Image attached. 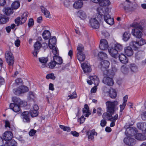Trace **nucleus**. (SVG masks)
I'll use <instances>...</instances> for the list:
<instances>
[{
    "label": "nucleus",
    "mask_w": 146,
    "mask_h": 146,
    "mask_svg": "<svg viewBox=\"0 0 146 146\" xmlns=\"http://www.w3.org/2000/svg\"><path fill=\"white\" fill-rule=\"evenodd\" d=\"M100 7H98L97 9V14L95 17L91 19L90 21V23L93 28L97 29L99 28L100 24L99 22L100 21Z\"/></svg>",
    "instance_id": "f257e3e1"
},
{
    "label": "nucleus",
    "mask_w": 146,
    "mask_h": 146,
    "mask_svg": "<svg viewBox=\"0 0 146 146\" xmlns=\"http://www.w3.org/2000/svg\"><path fill=\"white\" fill-rule=\"evenodd\" d=\"M118 103L117 101H107L106 102L107 111L110 114H113L117 109V106Z\"/></svg>",
    "instance_id": "f03ea898"
},
{
    "label": "nucleus",
    "mask_w": 146,
    "mask_h": 146,
    "mask_svg": "<svg viewBox=\"0 0 146 146\" xmlns=\"http://www.w3.org/2000/svg\"><path fill=\"white\" fill-rule=\"evenodd\" d=\"M123 48L122 45L119 44H115L114 47H111L108 49V52L110 55L115 58L117 57V55L119 52L121 51Z\"/></svg>",
    "instance_id": "7ed1b4c3"
},
{
    "label": "nucleus",
    "mask_w": 146,
    "mask_h": 146,
    "mask_svg": "<svg viewBox=\"0 0 146 146\" xmlns=\"http://www.w3.org/2000/svg\"><path fill=\"white\" fill-rule=\"evenodd\" d=\"M89 78L90 80H88L87 81L88 84L91 85L93 83L95 85V86L91 89V92L92 93H95L96 92L97 89V86L98 85L100 82L99 79L96 76H90Z\"/></svg>",
    "instance_id": "20e7f679"
},
{
    "label": "nucleus",
    "mask_w": 146,
    "mask_h": 146,
    "mask_svg": "<svg viewBox=\"0 0 146 146\" xmlns=\"http://www.w3.org/2000/svg\"><path fill=\"white\" fill-rule=\"evenodd\" d=\"M110 11L108 7L105 8L104 11H103V13L104 14V19L105 21L108 24L110 25H112L114 23V20L113 18L110 17L109 13Z\"/></svg>",
    "instance_id": "39448f33"
},
{
    "label": "nucleus",
    "mask_w": 146,
    "mask_h": 146,
    "mask_svg": "<svg viewBox=\"0 0 146 146\" xmlns=\"http://www.w3.org/2000/svg\"><path fill=\"white\" fill-rule=\"evenodd\" d=\"M102 117L104 119H107L111 121V122L110 123V126L113 127L115 125V122L118 118V115L116 114L113 117L111 114L105 112L104 113Z\"/></svg>",
    "instance_id": "423d86ee"
},
{
    "label": "nucleus",
    "mask_w": 146,
    "mask_h": 146,
    "mask_svg": "<svg viewBox=\"0 0 146 146\" xmlns=\"http://www.w3.org/2000/svg\"><path fill=\"white\" fill-rule=\"evenodd\" d=\"M82 111L83 115L78 120V121L80 122V124L83 123L85 121V118L84 117V116L88 117L91 114V111H90L89 107L87 104L84 105Z\"/></svg>",
    "instance_id": "0eeeda50"
},
{
    "label": "nucleus",
    "mask_w": 146,
    "mask_h": 146,
    "mask_svg": "<svg viewBox=\"0 0 146 146\" xmlns=\"http://www.w3.org/2000/svg\"><path fill=\"white\" fill-rule=\"evenodd\" d=\"M110 63L107 60H101V69L105 68V70L104 71V74L107 76H110L109 74V70H107L109 68Z\"/></svg>",
    "instance_id": "6e6552de"
},
{
    "label": "nucleus",
    "mask_w": 146,
    "mask_h": 146,
    "mask_svg": "<svg viewBox=\"0 0 146 146\" xmlns=\"http://www.w3.org/2000/svg\"><path fill=\"white\" fill-rule=\"evenodd\" d=\"M28 15V12L24 13L22 15L21 18L19 17L15 19V23L19 25L24 23L26 21Z\"/></svg>",
    "instance_id": "1a4fd4ad"
},
{
    "label": "nucleus",
    "mask_w": 146,
    "mask_h": 146,
    "mask_svg": "<svg viewBox=\"0 0 146 146\" xmlns=\"http://www.w3.org/2000/svg\"><path fill=\"white\" fill-rule=\"evenodd\" d=\"M28 88L26 86L22 85L19 86L17 89H14L13 90V92L17 95H19L20 94L24 93L27 91Z\"/></svg>",
    "instance_id": "9d476101"
},
{
    "label": "nucleus",
    "mask_w": 146,
    "mask_h": 146,
    "mask_svg": "<svg viewBox=\"0 0 146 146\" xmlns=\"http://www.w3.org/2000/svg\"><path fill=\"white\" fill-rule=\"evenodd\" d=\"M5 57L7 62L8 64L10 66L13 65L14 63V61L12 54L9 51H7L5 54Z\"/></svg>",
    "instance_id": "9b49d317"
},
{
    "label": "nucleus",
    "mask_w": 146,
    "mask_h": 146,
    "mask_svg": "<svg viewBox=\"0 0 146 146\" xmlns=\"http://www.w3.org/2000/svg\"><path fill=\"white\" fill-rule=\"evenodd\" d=\"M21 117L23 122L25 123L30 122L31 120L29 113L28 111H25L21 114Z\"/></svg>",
    "instance_id": "f8f14e48"
},
{
    "label": "nucleus",
    "mask_w": 146,
    "mask_h": 146,
    "mask_svg": "<svg viewBox=\"0 0 146 146\" xmlns=\"http://www.w3.org/2000/svg\"><path fill=\"white\" fill-rule=\"evenodd\" d=\"M145 40L142 38L140 39L138 42L132 41L130 43V45L133 46L134 48H138V46H141L145 44Z\"/></svg>",
    "instance_id": "ddd939ff"
},
{
    "label": "nucleus",
    "mask_w": 146,
    "mask_h": 146,
    "mask_svg": "<svg viewBox=\"0 0 146 146\" xmlns=\"http://www.w3.org/2000/svg\"><path fill=\"white\" fill-rule=\"evenodd\" d=\"M42 46L41 43L38 41L36 42L34 45V50L32 52L33 56L36 57L37 54L39 52V50Z\"/></svg>",
    "instance_id": "4468645a"
},
{
    "label": "nucleus",
    "mask_w": 146,
    "mask_h": 146,
    "mask_svg": "<svg viewBox=\"0 0 146 146\" xmlns=\"http://www.w3.org/2000/svg\"><path fill=\"white\" fill-rule=\"evenodd\" d=\"M143 29L134 28L132 29V33L133 36L135 37L140 38L142 35L141 31Z\"/></svg>",
    "instance_id": "2eb2a0df"
},
{
    "label": "nucleus",
    "mask_w": 146,
    "mask_h": 146,
    "mask_svg": "<svg viewBox=\"0 0 146 146\" xmlns=\"http://www.w3.org/2000/svg\"><path fill=\"white\" fill-rule=\"evenodd\" d=\"M124 142L126 145L129 146H133L135 143V139L130 137L125 138L123 140Z\"/></svg>",
    "instance_id": "dca6fc26"
},
{
    "label": "nucleus",
    "mask_w": 146,
    "mask_h": 146,
    "mask_svg": "<svg viewBox=\"0 0 146 146\" xmlns=\"http://www.w3.org/2000/svg\"><path fill=\"white\" fill-rule=\"evenodd\" d=\"M81 66L84 72L85 73L90 72L92 70L90 64L88 62H85L82 64Z\"/></svg>",
    "instance_id": "f3484780"
},
{
    "label": "nucleus",
    "mask_w": 146,
    "mask_h": 146,
    "mask_svg": "<svg viewBox=\"0 0 146 146\" xmlns=\"http://www.w3.org/2000/svg\"><path fill=\"white\" fill-rule=\"evenodd\" d=\"M102 82L104 84L109 86H112L114 82L112 78L109 77H104L103 79Z\"/></svg>",
    "instance_id": "a211bd4d"
},
{
    "label": "nucleus",
    "mask_w": 146,
    "mask_h": 146,
    "mask_svg": "<svg viewBox=\"0 0 146 146\" xmlns=\"http://www.w3.org/2000/svg\"><path fill=\"white\" fill-rule=\"evenodd\" d=\"M83 5L82 1L81 0H77L75 1L73 4V7L75 9H78L81 8Z\"/></svg>",
    "instance_id": "6ab92c4d"
},
{
    "label": "nucleus",
    "mask_w": 146,
    "mask_h": 146,
    "mask_svg": "<svg viewBox=\"0 0 146 146\" xmlns=\"http://www.w3.org/2000/svg\"><path fill=\"white\" fill-rule=\"evenodd\" d=\"M3 137L5 141H9L13 138V134L10 131H6L3 134Z\"/></svg>",
    "instance_id": "aec40b11"
},
{
    "label": "nucleus",
    "mask_w": 146,
    "mask_h": 146,
    "mask_svg": "<svg viewBox=\"0 0 146 146\" xmlns=\"http://www.w3.org/2000/svg\"><path fill=\"white\" fill-rule=\"evenodd\" d=\"M87 134L89 140L91 141H93L94 140V135H97V133L94 129L88 132Z\"/></svg>",
    "instance_id": "412c9836"
},
{
    "label": "nucleus",
    "mask_w": 146,
    "mask_h": 146,
    "mask_svg": "<svg viewBox=\"0 0 146 146\" xmlns=\"http://www.w3.org/2000/svg\"><path fill=\"white\" fill-rule=\"evenodd\" d=\"M124 52L125 54L128 56H132L133 53V51L132 48L130 46H128L124 48Z\"/></svg>",
    "instance_id": "4be33fe9"
},
{
    "label": "nucleus",
    "mask_w": 146,
    "mask_h": 146,
    "mask_svg": "<svg viewBox=\"0 0 146 146\" xmlns=\"http://www.w3.org/2000/svg\"><path fill=\"white\" fill-rule=\"evenodd\" d=\"M9 107L11 109L15 112H18L20 110V107L18 104L11 103L10 104Z\"/></svg>",
    "instance_id": "5701e85b"
},
{
    "label": "nucleus",
    "mask_w": 146,
    "mask_h": 146,
    "mask_svg": "<svg viewBox=\"0 0 146 146\" xmlns=\"http://www.w3.org/2000/svg\"><path fill=\"white\" fill-rule=\"evenodd\" d=\"M108 47V42L106 40H101V50H106Z\"/></svg>",
    "instance_id": "b1692460"
},
{
    "label": "nucleus",
    "mask_w": 146,
    "mask_h": 146,
    "mask_svg": "<svg viewBox=\"0 0 146 146\" xmlns=\"http://www.w3.org/2000/svg\"><path fill=\"white\" fill-rule=\"evenodd\" d=\"M111 4V2L110 0H101V7H104V9L106 7H107L110 5ZM101 10L104 11L103 9L101 8Z\"/></svg>",
    "instance_id": "393cba45"
},
{
    "label": "nucleus",
    "mask_w": 146,
    "mask_h": 146,
    "mask_svg": "<svg viewBox=\"0 0 146 146\" xmlns=\"http://www.w3.org/2000/svg\"><path fill=\"white\" fill-rule=\"evenodd\" d=\"M128 98V96L127 95L125 96L123 98L122 104H121L120 105V112H122L126 105V102L127 101Z\"/></svg>",
    "instance_id": "a878e982"
},
{
    "label": "nucleus",
    "mask_w": 146,
    "mask_h": 146,
    "mask_svg": "<svg viewBox=\"0 0 146 146\" xmlns=\"http://www.w3.org/2000/svg\"><path fill=\"white\" fill-rule=\"evenodd\" d=\"M120 61L122 63L126 64L128 62V60L126 56L123 54H121L119 56Z\"/></svg>",
    "instance_id": "bb28decb"
},
{
    "label": "nucleus",
    "mask_w": 146,
    "mask_h": 146,
    "mask_svg": "<svg viewBox=\"0 0 146 146\" xmlns=\"http://www.w3.org/2000/svg\"><path fill=\"white\" fill-rule=\"evenodd\" d=\"M77 15L81 19H84L86 17V13L82 10L78 11L77 13Z\"/></svg>",
    "instance_id": "cd10ccee"
},
{
    "label": "nucleus",
    "mask_w": 146,
    "mask_h": 146,
    "mask_svg": "<svg viewBox=\"0 0 146 146\" xmlns=\"http://www.w3.org/2000/svg\"><path fill=\"white\" fill-rule=\"evenodd\" d=\"M17 142L13 140L5 141L4 146H17Z\"/></svg>",
    "instance_id": "c85d7f7f"
},
{
    "label": "nucleus",
    "mask_w": 146,
    "mask_h": 146,
    "mask_svg": "<svg viewBox=\"0 0 146 146\" xmlns=\"http://www.w3.org/2000/svg\"><path fill=\"white\" fill-rule=\"evenodd\" d=\"M41 9L42 12L46 17L50 18H51L50 12L42 6L41 7Z\"/></svg>",
    "instance_id": "c756f323"
},
{
    "label": "nucleus",
    "mask_w": 146,
    "mask_h": 146,
    "mask_svg": "<svg viewBox=\"0 0 146 146\" xmlns=\"http://www.w3.org/2000/svg\"><path fill=\"white\" fill-rule=\"evenodd\" d=\"M56 41V38L55 37H53L52 38L49 39L48 42V46L51 48L52 46H55Z\"/></svg>",
    "instance_id": "7c9ffc66"
},
{
    "label": "nucleus",
    "mask_w": 146,
    "mask_h": 146,
    "mask_svg": "<svg viewBox=\"0 0 146 146\" xmlns=\"http://www.w3.org/2000/svg\"><path fill=\"white\" fill-rule=\"evenodd\" d=\"M40 62L42 63V65L40 66L41 68H43L46 66V64L48 61L47 57H41L38 58Z\"/></svg>",
    "instance_id": "2f4dec72"
},
{
    "label": "nucleus",
    "mask_w": 146,
    "mask_h": 146,
    "mask_svg": "<svg viewBox=\"0 0 146 146\" xmlns=\"http://www.w3.org/2000/svg\"><path fill=\"white\" fill-rule=\"evenodd\" d=\"M135 137V139L139 140L144 141L146 139L145 136L141 133H137Z\"/></svg>",
    "instance_id": "473e14b6"
},
{
    "label": "nucleus",
    "mask_w": 146,
    "mask_h": 146,
    "mask_svg": "<svg viewBox=\"0 0 146 146\" xmlns=\"http://www.w3.org/2000/svg\"><path fill=\"white\" fill-rule=\"evenodd\" d=\"M3 11L4 14L7 15H9L13 13V9L9 7L4 8L3 9Z\"/></svg>",
    "instance_id": "72a5a7b5"
},
{
    "label": "nucleus",
    "mask_w": 146,
    "mask_h": 146,
    "mask_svg": "<svg viewBox=\"0 0 146 146\" xmlns=\"http://www.w3.org/2000/svg\"><path fill=\"white\" fill-rule=\"evenodd\" d=\"M53 60L56 64L60 65L62 63V58L57 56H54Z\"/></svg>",
    "instance_id": "f704fd0d"
},
{
    "label": "nucleus",
    "mask_w": 146,
    "mask_h": 146,
    "mask_svg": "<svg viewBox=\"0 0 146 146\" xmlns=\"http://www.w3.org/2000/svg\"><path fill=\"white\" fill-rule=\"evenodd\" d=\"M42 36L44 39L45 40H47L50 37V34L48 31L45 30L43 32Z\"/></svg>",
    "instance_id": "c9c22d12"
},
{
    "label": "nucleus",
    "mask_w": 146,
    "mask_h": 146,
    "mask_svg": "<svg viewBox=\"0 0 146 146\" xmlns=\"http://www.w3.org/2000/svg\"><path fill=\"white\" fill-rule=\"evenodd\" d=\"M109 96L112 98H115L117 96V94L115 90L113 89H110L109 91Z\"/></svg>",
    "instance_id": "e433bc0d"
},
{
    "label": "nucleus",
    "mask_w": 146,
    "mask_h": 146,
    "mask_svg": "<svg viewBox=\"0 0 146 146\" xmlns=\"http://www.w3.org/2000/svg\"><path fill=\"white\" fill-rule=\"evenodd\" d=\"M9 21V18L6 17L5 16L1 14L0 15V24H5Z\"/></svg>",
    "instance_id": "4c0bfd02"
},
{
    "label": "nucleus",
    "mask_w": 146,
    "mask_h": 146,
    "mask_svg": "<svg viewBox=\"0 0 146 146\" xmlns=\"http://www.w3.org/2000/svg\"><path fill=\"white\" fill-rule=\"evenodd\" d=\"M77 58L78 60L82 62L84 61L85 58V55L83 52H78L77 53Z\"/></svg>",
    "instance_id": "58836bf2"
},
{
    "label": "nucleus",
    "mask_w": 146,
    "mask_h": 146,
    "mask_svg": "<svg viewBox=\"0 0 146 146\" xmlns=\"http://www.w3.org/2000/svg\"><path fill=\"white\" fill-rule=\"evenodd\" d=\"M144 54V53L142 52L139 51L137 52L135 54V57L138 60L142 59Z\"/></svg>",
    "instance_id": "ea45409f"
},
{
    "label": "nucleus",
    "mask_w": 146,
    "mask_h": 146,
    "mask_svg": "<svg viewBox=\"0 0 146 146\" xmlns=\"http://www.w3.org/2000/svg\"><path fill=\"white\" fill-rule=\"evenodd\" d=\"M129 67L131 70L133 72H136L138 70V67L135 64H131L130 65Z\"/></svg>",
    "instance_id": "a19ab883"
},
{
    "label": "nucleus",
    "mask_w": 146,
    "mask_h": 146,
    "mask_svg": "<svg viewBox=\"0 0 146 146\" xmlns=\"http://www.w3.org/2000/svg\"><path fill=\"white\" fill-rule=\"evenodd\" d=\"M130 34L127 32H125L123 35V39L125 41H127L130 38Z\"/></svg>",
    "instance_id": "79ce46f5"
},
{
    "label": "nucleus",
    "mask_w": 146,
    "mask_h": 146,
    "mask_svg": "<svg viewBox=\"0 0 146 146\" xmlns=\"http://www.w3.org/2000/svg\"><path fill=\"white\" fill-rule=\"evenodd\" d=\"M20 5V4L19 2L15 1L12 3L11 7L14 9H17L19 8Z\"/></svg>",
    "instance_id": "37998d69"
},
{
    "label": "nucleus",
    "mask_w": 146,
    "mask_h": 146,
    "mask_svg": "<svg viewBox=\"0 0 146 146\" xmlns=\"http://www.w3.org/2000/svg\"><path fill=\"white\" fill-rule=\"evenodd\" d=\"M59 127L61 129L63 130L64 131H66L67 132H69L71 130L70 127H68L65 126L63 125H60Z\"/></svg>",
    "instance_id": "c03bdc74"
},
{
    "label": "nucleus",
    "mask_w": 146,
    "mask_h": 146,
    "mask_svg": "<svg viewBox=\"0 0 146 146\" xmlns=\"http://www.w3.org/2000/svg\"><path fill=\"white\" fill-rule=\"evenodd\" d=\"M50 49H52V52L54 56H56L57 55L58 49L55 46H52L51 48H50Z\"/></svg>",
    "instance_id": "a18cd8bd"
},
{
    "label": "nucleus",
    "mask_w": 146,
    "mask_h": 146,
    "mask_svg": "<svg viewBox=\"0 0 146 146\" xmlns=\"http://www.w3.org/2000/svg\"><path fill=\"white\" fill-rule=\"evenodd\" d=\"M23 84V82L21 78H18L15 80V84L17 86H20L22 85Z\"/></svg>",
    "instance_id": "49530a36"
},
{
    "label": "nucleus",
    "mask_w": 146,
    "mask_h": 146,
    "mask_svg": "<svg viewBox=\"0 0 146 146\" xmlns=\"http://www.w3.org/2000/svg\"><path fill=\"white\" fill-rule=\"evenodd\" d=\"M77 97V95L76 92H73L72 94L68 96L69 97L67 99L68 100L70 99H72L76 98Z\"/></svg>",
    "instance_id": "de8ad7c7"
},
{
    "label": "nucleus",
    "mask_w": 146,
    "mask_h": 146,
    "mask_svg": "<svg viewBox=\"0 0 146 146\" xmlns=\"http://www.w3.org/2000/svg\"><path fill=\"white\" fill-rule=\"evenodd\" d=\"M131 26L135 28L143 29L142 27L136 22H134L131 25Z\"/></svg>",
    "instance_id": "09e8293b"
},
{
    "label": "nucleus",
    "mask_w": 146,
    "mask_h": 146,
    "mask_svg": "<svg viewBox=\"0 0 146 146\" xmlns=\"http://www.w3.org/2000/svg\"><path fill=\"white\" fill-rule=\"evenodd\" d=\"M35 95L32 92H30L29 93V96H28V99L29 100H33L35 97Z\"/></svg>",
    "instance_id": "8fccbe9b"
},
{
    "label": "nucleus",
    "mask_w": 146,
    "mask_h": 146,
    "mask_svg": "<svg viewBox=\"0 0 146 146\" xmlns=\"http://www.w3.org/2000/svg\"><path fill=\"white\" fill-rule=\"evenodd\" d=\"M46 78L47 79H50L54 80L55 79L56 77L53 73H51L47 74L46 76Z\"/></svg>",
    "instance_id": "3c124183"
},
{
    "label": "nucleus",
    "mask_w": 146,
    "mask_h": 146,
    "mask_svg": "<svg viewBox=\"0 0 146 146\" xmlns=\"http://www.w3.org/2000/svg\"><path fill=\"white\" fill-rule=\"evenodd\" d=\"M32 117H35L38 114V111H29Z\"/></svg>",
    "instance_id": "603ef678"
},
{
    "label": "nucleus",
    "mask_w": 146,
    "mask_h": 146,
    "mask_svg": "<svg viewBox=\"0 0 146 146\" xmlns=\"http://www.w3.org/2000/svg\"><path fill=\"white\" fill-rule=\"evenodd\" d=\"M77 50L78 51V52H80V53L82 52L84 50V47L81 44H79L77 48Z\"/></svg>",
    "instance_id": "864d4df0"
},
{
    "label": "nucleus",
    "mask_w": 146,
    "mask_h": 146,
    "mask_svg": "<svg viewBox=\"0 0 146 146\" xmlns=\"http://www.w3.org/2000/svg\"><path fill=\"white\" fill-rule=\"evenodd\" d=\"M5 127L7 129L10 131L12 130L11 128L10 127V124L9 122L8 121H5Z\"/></svg>",
    "instance_id": "5fc2aeb1"
},
{
    "label": "nucleus",
    "mask_w": 146,
    "mask_h": 146,
    "mask_svg": "<svg viewBox=\"0 0 146 146\" xmlns=\"http://www.w3.org/2000/svg\"><path fill=\"white\" fill-rule=\"evenodd\" d=\"M21 99L19 98L16 97H13V98L12 100L13 102H14V103L15 104H18Z\"/></svg>",
    "instance_id": "6e6d98bb"
},
{
    "label": "nucleus",
    "mask_w": 146,
    "mask_h": 146,
    "mask_svg": "<svg viewBox=\"0 0 146 146\" xmlns=\"http://www.w3.org/2000/svg\"><path fill=\"white\" fill-rule=\"evenodd\" d=\"M102 34L104 37L108 38L110 36L109 33L106 31H102Z\"/></svg>",
    "instance_id": "4d7b16f0"
},
{
    "label": "nucleus",
    "mask_w": 146,
    "mask_h": 146,
    "mask_svg": "<svg viewBox=\"0 0 146 146\" xmlns=\"http://www.w3.org/2000/svg\"><path fill=\"white\" fill-rule=\"evenodd\" d=\"M112 70L113 71V72H112L111 74H110V70H109V74H110V76H113L114 75V72L117 71V68L115 67H112Z\"/></svg>",
    "instance_id": "13d9d810"
},
{
    "label": "nucleus",
    "mask_w": 146,
    "mask_h": 146,
    "mask_svg": "<svg viewBox=\"0 0 146 146\" xmlns=\"http://www.w3.org/2000/svg\"><path fill=\"white\" fill-rule=\"evenodd\" d=\"M39 108L38 105L36 104L34 105L31 108L30 111H38Z\"/></svg>",
    "instance_id": "bf43d9fd"
},
{
    "label": "nucleus",
    "mask_w": 146,
    "mask_h": 146,
    "mask_svg": "<svg viewBox=\"0 0 146 146\" xmlns=\"http://www.w3.org/2000/svg\"><path fill=\"white\" fill-rule=\"evenodd\" d=\"M107 58V54L104 52H101V60H103V58L106 59Z\"/></svg>",
    "instance_id": "052dcab7"
},
{
    "label": "nucleus",
    "mask_w": 146,
    "mask_h": 146,
    "mask_svg": "<svg viewBox=\"0 0 146 146\" xmlns=\"http://www.w3.org/2000/svg\"><path fill=\"white\" fill-rule=\"evenodd\" d=\"M56 64L54 61H51L48 64L49 67L51 68H53L56 66Z\"/></svg>",
    "instance_id": "680f3d73"
},
{
    "label": "nucleus",
    "mask_w": 146,
    "mask_h": 146,
    "mask_svg": "<svg viewBox=\"0 0 146 146\" xmlns=\"http://www.w3.org/2000/svg\"><path fill=\"white\" fill-rule=\"evenodd\" d=\"M36 131L34 129H31L29 132V134L31 136H33L36 133Z\"/></svg>",
    "instance_id": "e2e57ef3"
},
{
    "label": "nucleus",
    "mask_w": 146,
    "mask_h": 146,
    "mask_svg": "<svg viewBox=\"0 0 146 146\" xmlns=\"http://www.w3.org/2000/svg\"><path fill=\"white\" fill-rule=\"evenodd\" d=\"M34 22L33 19L31 18L29 19V22L28 23L29 27H31L34 25Z\"/></svg>",
    "instance_id": "0e129e2a"
},
{
    "label": "nucleus",
    "mask_w": 146,
    "mask_h": 146,
    "mask_svg": "<svg viewBox=\"0 0 146 146\" xmlns=\"http://www.w3.org/2000/svg\"><path fill=\"white\" fill-rule=\"evenodd\" d=\"M143 123H137V126L138 129L141 130L143 127Z\"/></svg>",
    "instance_id": "69168bd1"
},
{
    "label": "nucleus",
    "mask_w": 146,
    "mask_h": 146,
    "mask_svg": "<svg viewBox=\"0 0 146 146\" xmlns=\"http://www.w3.org/2000/svg\"><path fill=\"white\" fill-rule=\"evenodd\" d=\"M5 141L1 137H0V146H4L5 143Z\"/></svg>",
    "instance_id": "338daca9"
},
{
    "label": "nucleus",
    "mask_w": 146,
    "mask_h": 146,
    "mask_svg": "<svg viewBox=\"0 0 146 146\" xmlns=\"http://www.w3.org/2000/svg\"><path fill=\"white\" fill-rule=\"evenodd\" d=\"M141 117L143 120H146V111L143 112L141 115Z\"/></svg>",
    "instance_id": "774afa93"
}]
</instances>
